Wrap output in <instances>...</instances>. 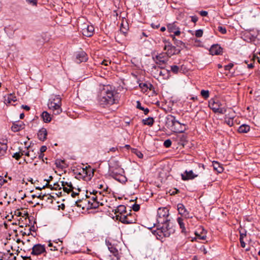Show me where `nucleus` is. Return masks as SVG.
<instances>
[{
    "mask_svg": "<svg viewBox=\"0 0 260 260\" xmlns=\"http://www.w3.org/2000/svg\"><path fill=\"white\" fill-rule=\"evenodd\" d=\"M99 102L103 107L111 105L115 103L114 92L112 90L104 88L99 96Z\"/></svg>",
    "mask_w": 260,
    "mask_h": 260,
    "instance_id": "nucleus-1",
    "label": "nucleus"
},
{
    "mask_svg": "<svg viewBox=\"0 0 260 260\" xmlns=\"http://www.w3.org/2000/svg\"><path fill=\"white\" fill-rule=\"evenodd\" d=\"M167 123L171 127L172 132L175 133H183L186 130L185 124L181 123L176 119L174 116L168 115L167 117Z\"/></svg>",
    "mask_w": 260,
    "mask_h": 260,
    "instance_id": "nucleus-2",
    "label": "nucleus"
},
{
    "mask_svg": "<svg viewBox=\"0 0 260 260\" xmlns=\"http://www.w3.org/2000/svg\"><path fill=\"white\" fill-rule=\"evenodd\" d=\"M160 224H162V226L158 225L159 227L157 228V231L155 232L160 237L162 236L165 237H169L174 232V230L170 226L169 221Z\"/></svg>",
    "mask_w": 260,
    "mask_h": 260,
    "instance_id": "nucleus-3",
    "label": "nucleus"
},
{
    "mask_svg": "<svg viewBox=\"0 0 260 260\" xmlns=\"http://www.w3.org/2000/svg\"><path fill=\"white\" fill-rule=\"evenodd\" d=\"M222 105L218 99H211L209 102V107L215 113L224 114L226 110L224 108L221 107Z\"/></svg>",
    "mask_w": 260,
    "mask_h": 260,
    "instance_id": "nucleus-4",
    "label": "nucleus"
},
{
    "mask_svg": "<svg viewBox=\"0 0 260 260\" xmlns=\"http://www.w3.org/2000/svg\"><path fill=\"white\" fill-rule=\"evenodd\" d=\"M169 210L167 208H159L157 210V221L158 223H164L169 221Z\"/></svg>",
    "mask_w": 260,
    "mask_h": 260,
    "instance_id": "nucleus-5",
    "label": "nucleus"
},
{
    "mask_svg": "<svg viewBox=\"0 0 260 260\" xmlns=\"http://www.w3.org/2000/svg\"><path fill=\"white\" fill-rule=\"evenodd\" d=\"M164 42L165 43L164 49L167 51L166 54L168 57L180 53V49H177L176 47L173 46L170 42L166 40H164Z\"/></svg>",
    "mask_w": 260,
    "mask_h": 260,
    "instance_id": "nucleus-6",
    "label": "nucleus"
},
{
    "mask_svg": "<svg viewBox=\"0 0 260 260\" xmlns=\"http://www.w3.org/2000/svg\"><path fill=\"white\" fill-rule=\"evenodd\" d=\"M93 174V170L90 167H86L85 168H82L81 172L79 173L78 175L79 178H83L85 179V177L91 179Z\"/></svg>",
    "mask_w": 260,
    "mask_h": 260,
    "instance_id": "nucleus-7",
    "label": "nucleus"
},
{
    "mask_svg": "<svg viewBox=\"0 0 260 260\" xmlns=\"http://www.w3.org/2000/svg\"><path fill=\"white\" fill-rule=\"evenodd\" d=\"M30 249L32 250L31 254L34 255H40L46 251L44 245L40 244L34 245Z\"/></svg>",
    "mask_w": 260,
    "mask_h": 260,
    "instance_id": "nucleus-8",
    "label": "nucleus"
},
{
    "mask_svg": "<svg viewBox=\"0 0 260 260\" xmlns=\"http://www.w3.org/2000/svg\"><path fill=\"white\" fill-rule=\"evenodd\" d=\"M87 59V55L84 51H81L77 52L75 58V61L77 63H80L82 62H85Z\"/></svg>",
    "mask_w": 260,
    "mask_h": 260,
    "instance_id": "nucleus-9",
    "label": "nucleus"
},
{
    "mask_svg": "<svg viewBox=\"0 0 260 260\" xmlns=\"http://www.w3.org/2000/svg\"><path fill=\"white\" fill-rule=\"evenodd\" d=\"M177 208L179 213L184 216L185 218H189L192 217L182 204H178L177 205Z\"/></svg>",
    "mask_w": 260,
    "mask_h": 260,
    "instance_id": "nucleus-10",
    "label": "nucleus"
},
{
    "mask_svg": "<svg viewBox=\"0 0 260 260\" xmlns=\"http://www.w3.org/2000/svg\"><path fill=\"white\" fill-rule=\"evenodd\" d=\"M94 30V28L92 25H87L86 27L82 28V33L83 35L90 37L93 35Z\"/></svg>",
    "mask_w": 260,
    "mask_h": 260,
    "instance_id": "nucleus-11",
    "label": "nucleus"
},
{
    "mask_svg": "<svg viewBox=\"0 0 260 260\" xmlns=\"http://www.w3.org/2000/svg\"><path fill=\"white\" fill-rule=\"evenodd\" d=\"M48 106L49 109L52 111L54 115H58L62 111L61 106H58V105H56L54 103L49 102Z\"/></svg>",
    "mask_w": 260,
    "mask_h": 260,
    "instance_id": "nucleus-12",
    "label": "nucleus"
},
{
    "mask_svg": "<svg viewBox=\"0 0 260 260\" xmlns=\"http://www.w3.org/2000/svg\"><path fill=\"white\" fill-rule=\"evenodd\" d=\"M198 176V175L194 174L191 170L185 171L183 174H181V178L183 180L186 181L193 179Z\"/></svg>",
    "mask_w": 260,
    "mask_h": 260,
    "instance_id": "nucleus-13",
    "label": "nucleus"
},
{
    "mask_svg": "<svg viewBox=\"0 0 260 260\" xmlns=\"http://www.w3.org/2000/svg\"><path fill=\"white\" fill-rule=\"evenodd\" d=\"M223 49L218 44L213 45L209 50L211 55H220L222 52Z\"/></svg>",
    "mask_w": 260,
    "mask_h": 260,
    "instance_id": "nucleus-14",
    "label": "nucleus"
},
{
    "mask_svg": "<svg viewBox=\"0 0 260 260\" xmlns=\"http://www.w3.org/2000/svg\"><path fill=\"white\" fill-rule=\"evenodd\" d=\"M25 127V124L22 121H17L14 122L11 127V129L14 132H17L21 129H24Z\"/></svg>",
    "mask_w": 260,
    "mask_h": 260,
    "instance_id": "nucleus-15",
    "label": "nucleus"
},
{
    "mask_svg": "<svg viewBox=\"0 0 260 260\" xmlns=\"http://www.w3.org/2000/svg\"><path fill=\"white\" fill-rule=\"evenodd\" d=\"M128 214H123L122 215H117V216H115L116 220H118L121 222L124 223V224H132L133 223V220H127V217H128Z\"/></svg>",
    "mask_w": 260,
    "mask_h": 260,
    "instance_id": "nucleus-16",
    "label": "nucleus"
},
{
    "mask_svg": "<svg viewBox=\"0 0 260 260\" xmlns=\"http://www.w3.org/2000/svg\"><path fill=\"white\" fill-rule=\"evenodd\" d=\"M106 244L108 247L109 251L112 253L115 257L118 258V250L117 249L112 245L109 241H106Z\"/></svg>",
    "mask_w": 260,
    "mask_h": 260,
    "instance_id": "nucleus-17",
    "label": "nucleus"
},
{
    "mask_svg": "<svg viewBox=\"0 0 260 260\" xmlns=\"http://www.w3.org/2000/svg\"><path fill=\"white\" fill-rule=\"evenodd\" d=\"M47 132L45 128H42L38 133V137L40 140L44 141L46 139Z\"/></svg>",
    "mask_w": 260,
    "mask_h": 260,
    "instance_id": "nucleus-18",
    "label": "nucleus"
},
{
    "mask_svg": "<svg viewBox=\"0 0 260 260\" xmlns=\"http://www.w3.org/2000/svg\"><path fill=\"white\" fill-rule=\"evenodd\" d=\"M114 213L117 216V215H122L126 213V207L124 205H119L116 209L114 210Z\"/></svg>",
    "mask_w": 260,
    "mask_h": 260,
    "instance_id": "nucleus-19",
    "label": "nucleus"
},
{
    "mask_svg": "<svg viewBox=\"0 0 260 260\" xmlns=\"http://www.w3.org/2000/svg\"><path fill=\"white\" fill-rule=\"evenodd\" d=\"M212 166L214 170L219 173H221L223 171L222 166L217 161H213Z\"/></svg>",
    "mask_w": 260,
    "mask_h": 260,
    "instance_id": "nucleus-20",
    "label": "nucleus"
},
{
    "mask_svg": "<svg viewBox=\"0 0 260 260\" xmlns=\"http://www.w3.org/2000/svg\"><path fill=\"white\" fill-rule=\"evenodd\" d=\"M177 220L180 226V228L181 229V233L186 235L187 231L183 222V219L181 217H178Z\"/></svg>",
    "mask_w": 260,
    "mask_h": 260,
    "instance_id": "nucleus-21",
    "label": "nucleus"
},
{
    "mask_svg": "<svg viewBox=\"0 0 260 260\" xmlns=\"http://www.w3.org/2000/svg\"><path fill=\"white\" fill-rule=\"evenodd\" d=\"M17 101L16 97L13 94H10L7 98H5V102L6 104H11L12 102H15Z\"/></svg>",
    "mask_w": 260,
    "mask_h": 260,
    "instance_id": "nucleus-22",
    "label": "nucleus"
},
{
    "mask_svg": "<svg viewBox=\"0 0 260 260\" xmlns=\"http://www.w3.org/2000/svg\"><path fill=\"white\" fill-rule=\"evenodd\" d=\"M173 41H174V44L180 48L181 49H183V48H185L186 46L184 43L182 41L177 40L175 37L173 36Z\"/></svg>",
    "mask_w": 260,
    "mask_h": 260,
    "instance_id": "nucleus-23",
    "label": "nucleus"
},
{
    "mask_svg": "<svg viewBox=\"0 0 260 260\" xmlns=\"http://www.w3.org/2000/svg\"><path fill=\"white\" fill-rule=\"evenodd\" d=\"M41 116L45 122L47 123L51 121V118L50 115L48 112L46 111L43 112Z\"/></svg>",
    "mask_w": 260,
    "mask_h": 260,
    "instance_id": "nucleus-24",
    "label": "nucleus"
},
{
    "mask_svg": "<svg viewBox=\"0 0 260 260\" xmlns=\"http://www.w3.org/2000/svg\"><path fill=\"white\" fill-rule=\"evenodd\" d=\"M142 123L144 125L151 126L154 123V119L152 117H149L145 119H143Z\"/></svg>",
    "mask_w": 260,
    "mask_h": 260,
    "instance_id": "nucleus-25",
    "label": "nucleus"
},
{
    "mask_svg": "<svg viewBox=\"0 0 260 260\" xmlns=\"http://www.w3.org/2000/svg\"><path fill=\"white\" fill-rule=\"evenodd\" d=\"M8 147L6 144H0V157L4 156L6 153Z\"/></svg>",
    "mask_w": 260,
    "mask_h": 260,
    "instance_id": "nucleus-26",
    "label": "nucleus"
},
{
    "mask_svg": "<svg viewBox=\"0 0 260 260\" xmlns=\"http://www.w3.org/2000/svg\"><path fill=\"white\" fill-rule=\"evenodd\" d=\"M49 102L54 103V104L56 105H58L59 106H61V100L59 95H55L54 98L50 101Z\"/></svg>",
    "mask_w": 260,
    "mask_h": 260,
    "instance_id": "nucleus-27",
    "label": "nucleus"
},
{
    "mask_svg": "<svg viewBox=\"0 0 260 260\" xmlns=\"http://www.w3.org/2000/svg\"><path fill=\"white\" fill-rule=\"evenodd\" d=\"M168 30L170 32H174L175 30L179 28L178 26H177L176 24L174 23L172 24H169L167 26Z\"/></svg>",
    "mask_w": 260,
    "mask_h": 260,
    "instance_id": "nucleus-28",
    "label": "nucleus"
},
{
    "mask_svg": "<svg viewBox=\"0 0 260 260\" xmlns=\"http://www.w3.org/2000/svg\"><path fill=\"white\" fill-rule=\"evenodd\" d=\"M254 39V36H251L249 31L245 30V41H248V40H249L250 41H251L253 40Z\"/></svg>",
    "mask_w": 260,
    "mask_h": 260,
    "instance_id": "nucleus-29",
    "label": "nucleus"
},
{
    "mask_svg": "<svg viewBox=\"0 0 260 260\" xmlns=\"http://www.w3.org/2000/svg\"><path fill=\"white\" fill-rule=\"evenodd\" d=\"M166 53H160L153 58L154 60L168 59V57L166 56Z\"/></svg>",
    "mask_w": 260,
    "mask_h": 260,
    "instance_id": "nucleus-30",
    "label": "nucleus"
},
{
    "mask_svg": "<svg viewBox=\"0 0 260 260\" xmlns=\"http://www.w3.org/2000/svg\"><path fill=\"white\" fill-rule=\"evenodd\" d=\"M155 62L158 64L161 69L164 68L162 65H165L167 63L168 59H162V60H155Z\"/></svg>",
    "mask_w": 260,
    "mask_h": 260,
    "instance_id": "nucleus-31",
    "label": "nucleus"
},
{
    "mask_svg": "<svg viewBox=\"0 0 260 260\" xmlns=\"http://www.w3.org/2000/svg\"><path fill=\"white\" fill-rule=\"evenodd\" d=\"M127 26L128 25L127 23H126L125 25H124L123 22L121 23L120 30L123 34H126L127 32Z\"/></svg>",
    "mask_w": 260,
    "mask_h": 260,
    "instance_id": "nucleus-32",
    "label": "nucleus"
},
{
    "mask_svg": "<svg viewBox=\"0 0 260 260\" xmlns=\"http://www.w3.org/2000/svg\"><path fill=\"white\" fill-rule=\"evenodd\" d=\"M89 204H90V208L93 209H96L100 206V203L98 201H94L92 202L89 201Z\"/></svg>",
    "mask_w": 260,
    "mask_h": 260,
    "instance_id": "nucleus-33",
    "label": "nucleus"
},
{
    "mask_svg": "<svg viewBox=\"0 0 260 260\" xmlns=\"http://www.w3.org/2000/svg\"><path fill=\"white\" fill-rule=\"evenodd\" d=\"M139 87L144 91V92L147 91L148 89V83H140Z\"/></svg>",
    "mask_w": 260,
    "mask_h": 260,
    "instance_id": "nucleus-34",
    "label": "nucleus"
},
{
    "mask_svg": "<svg viewBox=\"0 0 260 260\" xmlns=\"http://www.w3.org/2000/svg\"><path fill=\"white\" fill-rule=\"evenodd\" d=\"M201 94L205 99H207L209 96V92L208 90H202Z\"/></svg>",
    "mask_w": 260,
    "mask_h": 260,
    "instance_id": "nucleus-35",
    "label": "nucleus"
},
{
    "mask_svg": "<svg viewBox=\"0 0 260 260\" xmlns=\"http://www.w3.org/2000/svg\"><path fill=\"white\" fill-rule=\"evenodd\" d=\"M24 153V151H21L20 152H16L13 155V157L15 158L16 159L18 160L21 157V155H23Z\"/></svg>",
    "mask_w": 260,
    "mask_h": 260,
    "instance_id": "nucleus-36",
    "label": "nucleus"
},
{
    "mask_svg": "<svg viewBox=\"0 0 260 260\" xmlns=\"http://www.w3.org/2000/svg\"><path fill=\"white\" fill-rule=\"evenodd\" d=\"M61 185L62 186H64L66 185H67L68 187L71 188V189H74V187L73 186V184L71 182H67V181H61Z\"/></svg>",
    "mask_w": 260,
    "mask_h": 260,
    "instance_id": "nucleus-37",
    "label": "nucleus"
},
{
    "mask_svg": "<svg viewBox=\"0 0 260 260\" xmlns=\"http://www.w3.org/2000/svg\"><path fill=\"white\" fill-rule=\"evenodd\" d=\"M171 70L173 73L177 74L179 72V68L176 65H173L171 66Z\"/></svg>",
    "mask_w": 260,
    "mask_h": 260,
    "instance_id": "nucleus-38",
    "label": "nucleus"
},
{
    "mask_svg": "<svg viewBox=\"0 0 260 260\" xmlns=\"http://www.w3.org/2000/svg\"><path fill=\"white\" fill-rule=\"evenodd\" d=\"M7 254L9 255L7 258V260H16V256H14L13 257H12L13 253H11L10 250L7 251Z\"/></svg>",
    "mask_w": 260,
    "mask_h": 260,
    "instance_id": "nucleus-39",
    "label": "nucleus"
},
{
    "mask_svg": "<svg viewBox=\"0 0 260 260\" xmlns=\"http://www.w3.org/2000/svg\"><path fill=\"white\" fill-rule=\"evenodd\" d=\"M240 242L242 247L244 248V233L240 231Z\"/></svg>",
    "mask_w": 260,
    "mask_h": 260,
    "instance_id": "nucleus-40",
    "label": "nucleus"
},
{
    "mask_svg": "<svg viewBox=\"0 0 260 260\" xmlns=\"http://www.w3.org/2000/svg\"><path fill=\"white\" fill-rule=\"evenodd\" d=\"M172 144V141L170 139H167L165 141L164 143V145L166 148H169Z\"/></svg>",
    "mask_w": 260,
    "mask_h": 260,
    "instance_id": "nucleus-41",
    "label": "nucleus"
},
{
    "mask_svg": "<svg viewBox=\"0 0 260 260\" xmlns=\"http://www.w3.org/2000/svg\"><path fill=\"white\" fill-rule=\"evenodd\" d=\"M203 34V31L202 29H198V30H196V32H195V36L198 38L202 37Z\"/></svg>",
    "mask_w": 260,
    "mask_h": 260,
    "instance_id": "nucleus-42",
    "label": "nucleus"
},
{
    "mask_svg": "<svg viewBox=\"0 0 260 260\" xmlns=\"http://www.w3.org/2000/svg\"><path fill=\"white\" fill-rule=\"evenodd\" d=\"M133 152L134 153H135L139 158H143V155L140 151H139L137 149H135L133 151Z\"/></svg>",
    "mask_w": 260,
    "mask_h": 260,
    "instance_id": "nucleus-43",
    "label": "nucleus"
},
{
    "mask_svg": "<svg viewBox=\"0 0 260 260\" xmlns=\"http://www.w3.org/2000/svg\"><path fill=\"white\" fill-rule=\"evenodd\" d=\"M218 30L222 34H225L226 33V29L225 27L219 26L218 27Z\"/></svg>",
    "mask_w": 260,
    "mask_h": 260,
    "instance_id": "nucleus-44",
    "label": "nucleus"
},
{
    "mask_svg": "<svg viewBox=\"0 0 260 260\" xmlns=\"http://www.w3.org/2000/svg\"><path fill=\"white\" fill-rule=\"evenodd\" d=\"M253 109V107H247V110L249 111V113L248 115V117H251L253 116V113L252 110L251 111V110Z\"/></svg>",
    "mask_w": 260,
    "mask_h": 260,
    "instance_id": "nucleus-45",
    "label": "nucleus"
},
{
    "mask_svg": "<svg viewBox=\"0 0 260 260\" xmlns=\"http://www.w3.org/2000/svg\"><path fill=\"white\" fill-rule=\"evenodd\" d=\"M42 193H40L39 196H37L36 194H32L31 196L32 198L33 199L35 198H39L40 199H42V200H44V198L47 197L46 196H45V194H43V195H42L41 194Z\"/></svg>",
    "mask_w": 260,
    "mask_h": 260,
    "instance_id": "nucleus-46",
    "label": "nucleus"
},
{
    "mask_svg": "<svg viewBox=\"0 0 260 260\" xmlns=\"http://www.w3.org/2000/svg\"><path fill=\"white\" fill-rule=\"evenodd\" d=\"M26 2L28 4L33 6H37V0H26Z\"/></svg>",
    "mask_w": 260,
    "mask_h": 260,
    "instance_id": "nucleus-47",
    "label": "nucleus"
},
{
    "mask_svg": "<svg viewBox=\"0 0 260 260\" xmlns=\"http://www.w3.org/2000/svg\"><path fill=\"white\" fill-rule=\"evenodd\" d=\"M132 209L134 211H138L140 210V205L137 204H135L133 205Z\"/></svg>",
    "mask_w": 260,
    "mask_h": 260,
    "instance_id": "nucleus-48",
    "label": "nucleus"
},
{
    "mask_svg": "<svg viewBox=\"0 0 260 260\" xmlns=\"http://www.w3.org/2000/svg\"><path fill=\"white\" fill-rule=\"evenodd\" d=\"M234 66L233 63H230L229 64L224 66V70L226 71H230Z\"/></svg>",
    "mask_w": 260,
    "mask_h": 260,
    "instance_id": "nucleus-49",
    "label": "nucleus"
},
{
    "mask_svg": "<svg viewBox=\"0 0 260 260\" xmlns=\"http://www.w3.org/2000/svg\"><path fill=\"white\" fill-rule=\"evenodd\" d=\"M132 216V214L129 213L128 215L127 220H133V223H134L136 222V219L134 217H133Z\"/></svg>",
    "mask_w": 260,
    "mask_h": 260,
    "instance_id": "nucleus-50",
    "label": "nucleus"
},
{
    "mask_svg": "<svg viewBox=\"0 0 260 260\" xmlns=\"http://www.w3.org/2000/svg\"><path fill=\"white\" fill-rule=\"evenodd\" d=\"M136 107L137 108L142 110H144V107H142L141 106V104L140 103V101H137V105H136Z\"/></svg>",
    "mask_w": 260,
    "mask_h": 260,
    "instance_id": "nucleus-51",
    "label": "nucleus"
},
{
    "mask_svg": "<svg viewBox=\"0 0 260 260\" xmlns=\"http://www.w3.org/2000/svg\"><path fill=\"white\" fill-rule=\"evenodd\" d=\"M73 189H71V188H68L65 186H63V190L64 192H67L68 193H69L71 191H72Z\"/></svg>",
    "mask_w": 260,
    "mask_h": 260,
    "instance_id": "nucleus-52",
    "label": "nucleus"
},
{
    "mask_svg": "<svg viewBox=\"0 0 260 260\" xmlns=\"http://www.w3.org/2000/svg\"><path fill=\"white\" fill-rule=\"evenodd\" d=\"M173 33H174V35L171 36L172 38H173V36L175 37V36H179L180 34V31L179 28L178 29H177L176 30H175Z\"/></svg>",
    "mask_w": 260,
    "mask_h": 260,
    "instance_id": "nucleus-53",
    "label": "nucleus"
},
{
    "mask_svg": "<svg viewBox=\"0 0 260 260\" xmlns=\"http://www.w3.org/2000/svg\"><path fill=\"white\" fill-rule=\"evenodd\" d=\"M190 17L191 19V21L194 23H196L198 20V17L197 16H192Z\"/></svg>",
    "mask_w": 260,
    "mask_h": 260,
    "instance_id": "nucleus-54",
    "label": "nucleus"
},
{
    "mask_svg": "<svg viewBox=\"0 0 260 260\" xmlns=\"http://www.w3.org/2000/svg\"><path fill=\"white\" fill-rule=\"evenodd\" d=\"M225 122L230 126H232L233 124V120L231 119H228V120H225Z\"/></svg>",
    "mask_w": 260,
    "mask_h": 260,
    "instance_id": "nucleus-55",
    "label": "nucleus"
},
{
    "mask_svg": "<svg viewBox=\"0 0 260 260\" xmlns=\"http://www.w3.org/2000/svg\"><path fill=\"white\" fill-rule=\"evenodd\" d=\"M199 13L202 16H206L208 15V12L206 11H201Z\"/></svg>",
    "mask_w": 260,
    "mask_h": 260,
    "instance_id": "nucleus-56",
    "label": "nucleus"
},
{
    "mask_svg": "<svg viewBox=\"0 0 260 260\" xmlns=\"http://www.w3.org/2000/svg\"><path fill=\"white\" fill-rule=\"evenodd\" d=\"M47 150V147L46 146H41V147L40 148V152L41 153H43L44 152H45Z\"/></svg>",
    "mask_w": 260,
    "mask_h": 260,
    "instance_id": "nucleus-57",
    "label": "nucleus"
},
{
    "mask_svg": "<svg viewBox=\"0 0 260 260\" xmlns=\"http://www.w3.org/2000/svg\"><path fill=\"white\" fill-rule=\"evenodd\" d=\"M5 182H7V180L5 179L3 177L0 176V184L3 185Z\"/></svg>",
    "mask_w": 260,
    "mask_h": 260,
    "instance_id": "nucleus-58",
    "label": "nucleus"
},
{
    "mask_svg": "<svg viewBox=\"0 0 260 260\" xmlns=\"http://www.w3.org/2000/svg\"><path fill=\"white\" fill-rule=\"evenodd\" d=\"M238 131L240 133H244V124L239 127Z\"/></svg>",
    "mask_w": 260,
    "mask_h": 260,
    "instance_id": "nucleus-59",
    "label": "nucleus"
},
{
    "mask_svg": "<svg viewBox=\"0 0 260 260\" xmlns=\"http://www.w3.org/2000/svg\"><path fill=\"white\" fill-rule=\"evenodd\" d=\"M250 126L246 124H245V133H246L250 131Z\"/></svg>",
    "mask_w": 260,
    "mask_h": 260,
    "instance_id": "nucleus-60",
    "label": "nucleus"
},
{
    "mask_svg": "<svg viewBox=\"0 0 260 260\" xmlns=\"http://www.w3.org/2000/svg\"><path fill=\"white\" fill-rule=\"evenodd\" d=\"M111 61H109V60H104L102 61V64H104L105 66H108V64L110 63Z\"/></svg>",
    "mask_w": 260,
    "mask_h": 260,
    "instance_id": "nucleus-61",
    "label": "nucleus"
},
{
    "mask_svg": "<svg viewBox=\"0 0 260 260\" xmlns=\"http://www.w3.org/2000/svg\"><path fill=\"white\" fill-rule=\"evenodd\" d=\"M21 108L25 109L26 111H29L30 110V107L27 105H22Z\"/></svg>",
    "mask_w": 260,
    "mask_h": 260,
    "instance_id": "nucleus-62",
    "label": "nucleus"
},
{
    "mask_svg": "<svg viewBox=\"0 0 260 260\" xmlns=\"http://www.w3.org/2000/svg\"><path fill=\"white\" fill-rule=\"evenodd\" d=\"M9 255H7V252H5V253H4L3 254V255L2 256V258H3V259H5V260H7V258H8V256H9Z\"/></svg>",
    "mask_w": 260,
    "mask_h": 260,
    "instance_id": "nucleus-63",
    "label": "nucleus"
},
{
    "mask_svg": "<svg viewBox=\"0 0 260 260\" xmlns=\"http://www.w3.org/2000/svg\"><path fill=\"white\" fill-rule=\"evenodd\" d=\"M142 110L144 111V113L145 115H147L149 112V110L148 108H144V110Z\"/></svg>",
    "mask_w": 260,
    "mask_h": 260,
    "instance_id": "nucleus-64",
    "label": "nucleus"
}]
</instances>
